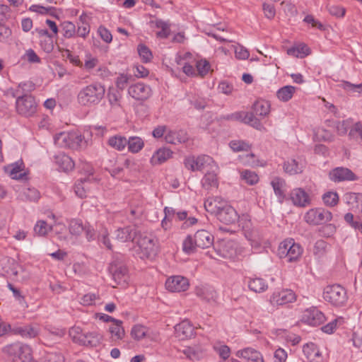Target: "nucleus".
Instances as JSON below:
<instances>
[{"mask_svg":"<svg viewBox=\"0 0 362 362\" xmlns=\"http://www.w3.org/2000/svg\"><path fill=\"white\" fill-rule=\"evenodd\" d=\"M69 334L72 341L81 345L83 344V340L85 337L86 333H83L81 328L79 327H73L69 329Z\"/></svg>","mask_w":362,"mask_h":362,"instance_id":"obj_48","label":"nucleus"},{"mask_svg":"<svg viewBox=\"0 0 362 362\" xmlns=\"http://www.w3.org/2000/svg\"><path fill=\"white\" fill-rule=\"evenodd\" d=\"M55 162L59 168L64 172L72 170L75 166V163L72 158L64 153H60L56 156Z\"/></svg>","mask_w":362,"mask_h":362,"instance_id":"obj_27","label":"nucleus"},{"mask_svg":"<svg viewBox=\"0 0 362 362\" xmlns=\"http://www.w3.org/2000/svg\"><path fill=\"white\" fill-rule=\"evenodd\" d=\"M291 199L298 206H305L310 204L308 194L301 188H296L291 193Z\"/></svg>","mask_w":362,"mask_h":362,"instance_id":"obj_22","label":"nucleus"},{"mask_svg":"<svg viewBox=\"0 0 362 362\" xmlns=\"http://www.w3.org/2000/svg\"><path fill=\"white\" fill-rule=\"evenodd\" d=\"M236 356L250 362H264L263 356L261 353L252 348H246L238 351Z\"/></svg>","mask_w":362,"mask_h":362,"instance_id":"obj_21","label":"nucleus"},{"mask_svg":"<svg viewBox=\"0 0 362 362\" xmlns=\"http://www.w3.org/2000/svg\"><path fill=\"white\" fill-rule=\"evenodd\" d=\"M275 194L279 197L280 202H282L285 197L286 182L280 177H274L271 182Z\"/></svg>","mask_w":362,"mask_h":362,"instance_id":"obj_38","label":"nucleus"},{"mask_svg":"<svg viewBox=\"0 0 362 362\" xmlns=\"http://www.w3.org/2000/svg\"><path fill=\"white\" fill-rule=\"evenodd\" d=\"M89 180L84 178L78 181L74 187V192L80 198H85L87 197V192L88 187Z\"/></svg>","mask_w":362,"mask_h":362,"instance_id":"obj_44","label":"nucleus"},{"mask_svg":"<svg viewBox=\"0 0 362 362\" xmlns=\"http://www.w3.org/2000/svg\"><path fill=\"white\" fill-rule=\"evenodd\" d=\"M172 151L168 148H160L157 150L151 158V163L153 165H160L171 157Z\"/></svg>","mask_w":362,"mask_h":362,"instance_id":"obj_30","label":"nucleus"},{"mask_svg":"<svg viewBox=\"0 0 362 362\" xmlns=\"http://www.w3.org/2000/svg\"><path fill=\"white\" fill-rule=\"evenodd\" d=\"M105 88L100 84L89 85L83 88L78 94V103L84 106L98 104L103 98Z\"/></svg>","mask_w":362,"mask_h":362,"instance_id":"obj_4","label":"nucleus"},{"mask_svg":"<svg viewBox=\"0 0 362 362\" xmlns=\"http://www.w3.org/2000/svg\"><path fill=\"white\" fill-rule=\"evenodd\" d=\"M136 237V230L132 226H126L115 230L112 236L113 244L111 243L107 233L103 234L100 240L107 249L113 250L115 246L127 242H134Z\"/></svg>","mask_w":362,"mask_h":362,"instance_id":"obj_2","label":"nucleus"},{"mask_svg":"<svg viewBox=\"0 0 362 362\" xmlns=\"http://www.w3.org/2000/svg\"><path fill=\"white\" fill-rule=\"evenodd\" d=\"M15 334H18L23 337L33 338L38 335L39 331L37 328L31 326L17 327L14 329Z\"/></svg>","mask_w":362,"mask_h":362,"instance_id":"obj_45","label":"nucleus"},{"mask_svg":"<svg viewBox=\"0 0 362 362\" xmlns=\"http://www.w3.org/2000/svg\"><path fill=\"white\" fill-rule=\"evenodd\" d=\"M189 286V281L182 276H173L165 282L166 288L171 292L185 291Z\"/></svg>","mask_w":362,"mask_h":362,"instance_id":"obj_13","label":"nucleus"},{"mask_svg":"<svg viewBox=\"0 0 362 362\" xmlns=\"http://www.w3.org/2000/svg\"><path fill=\"white\" fill-rule=\"evenodd\" d=\"M323 297L327 302L337 307L344 305L348 299L346 291L339 284L327 286Z\"/></svg>","mask_w":362,"mask_h":362,"instance_id":"obj_5","label":"nucleus"},{"mask_svg":"<svg viewBox=\"0 0 362 362\" xmlns=\"http://www.w3.org/2000/svg\"><path fill=\"white\" fill-rule=\"evenodd\" d=\"M128 93L136 100H145L151 96V88L143 83H137L129 88Z\"/></svg>","mask_w":362,"mask_h":362,"instance_id":"obj_16","label":"nucleus"},{"mask_svg":"<svg viewBox=\"0 0 362 362\" xmlns=\"http://www.w3.org/2000/svg\"><path fill=\"white\" fill-rule=\"evenodd\" d=\"M228 206L227 202L220 197H209L204 202L205 209L216 216Z\"/></svg>","mask_w":362,"mask_h":362,"instance_id":"obj_18","label":"nucleus"},{"mask_svg":"<svg viewBox=\"0 0 362 362\" xmlns=\"http://www.w3.org/2000/svg\"><path fill=\"white\" fill-rule=\"evenodd\" d=\"M129 151L132 153H138L144 147V141L140 137L132 136L127 140Z\"/></svg>","mask_w":362,"mask_h":362,"instance_id":"obj_47","label":"nucleus"},{"mask_svg":"<svg viewBox=\"0 0 362 362\" xmlns=\"http://www.w3.org/2000/svg\"><path fill=\"white\" fill-rule=\"evenodd\" d=\"M107 144L117 151H122L127 145V140L124 136L116 135L110 137Z\"/></svg>","mask_w":362,"mask_h":362,"instance_id":"obj_42","label":"nucleus"},{"mask_svg":"<svg viewBox=\"0 0 362 362\" xmlns=\"http://www.w3.org/2000/svg\"><path fill=\"white\" fill-rule=\"evenodd\" d=\"M84 137L78 132H61L54 137V142L61 147L77 149L83 143Z\"/></svg>","mask_w":362,"mask_h":362,"instance_id":"obj_7","label":"nucleus"},{"mask_svg":"<svg viewBox=\"0 0 362 362\" xmlns=\"http://www.w3.org/2000/svg\"><path fill=\"white\" fill-rule=\"evenodd\" d=\"M322 199L327 206H334L338 203L339 196L337 192H328L323 195Z\"/></svg>","mask_w":362,"mask_h":362,"instance_id":"obj_59","label":"nucleus"},{"mask_svg":"<svg viewBox=\"0 0 362 362\" xmlns=\"http://www.w3.org/2000/svg\"><path fill=\"white\" fill-rule=\"evenodd\" d=\"M54 225L48 224L45 221H37L34 226V232L39 236H45L53 230Z\"/></svg>","mask_w":362,"mask_h":362,"instance_id":"obj_41","label":"nucleus"},{"mask_svg":"<svg viewBox=\"0 0 362 362\" xmlns=\"http://www.w3.org/2000/svg\"><path fill=\"white\" fill-rule=\"evenodd\" d=\"M103 339L101 334L96 332H87L83 340L81 346L94 347L100 344Z\"/></svg>","mask_w":362,"mask_h":362,"instance_id":"obj_35","label":"nucleus"},{"mask_svg":"<svg viewBox=\"0 0 362 362\" xmlns=\"http://www.w3.org/2000/svg\"><path fill=\"white\" fill-rule=\"evenodd\" d=\"M122 324L121 320H115V323L109 327V332L111 334L110 338L112 341H117L124 338L125 332Z\"/></svg>","mask_w":362,"mask_h":362,"instance_id":"obj_32","label":"nucleus"},{"mask_svg":"<svg viewBox=\"0 0 362 362\" xmlns=\"http://www.w3.org/2000/svg\"><path fill=\"white\" fill-rule=\"evenodd\" d=\"M195 245L202 249L208 248L213 245L214 237L206 230H199L194 234Z\"/></svg>","mask_w":362,"mask_h":362,"instance_id":"obj_19","label":"nucleus"},{"mask_svg":"<svg viewBox=\"0 0 362 362\" xmlns=\"http://www.w3.org/2000/svg\"><path fill=\"white\" fill-rule=\"evenodd\" d=\"M346 203L354 209H362V194L349 192L344 195Z\"/></svg>","mask_w":362,"mask_h":362,"instance_id":"obj_31","label":"nucleus"},{"mask_svg":"<svg viewBox=\"0 0 362 362\" xmlns=\"http://www.w3.org/2000/svg\"><path fill=\"white\" fill-rule=\"evenodd\" d=\"M243 224L245 237L250 243L252 247L258 248L261 245L262 240L261 234L256 228L252 227L250 220H245Z\"/></svg>","mask_w":362,"mask_h":362,"instance_id":"obj_11","label":"nucleus"},{"mask_svg":"<svg viewBox=\"0 0 362 362\" xmlns=\"http://www.w3.org/2000/svg\"><path fill=\"white\" fill-rule=\"evenodd\" d=\"M303 253L300 245L296 243L293 239L281 242L278 248V255L280 258L286 259L287 262L297 261Z\"/></svg>","mask_w":362,"mask_h":362,"instance_id":"obj_6","label":"nucleus"},{"mask_svg":"<svg viewBox=\"0 0 362 362\" xmlns=\"http://www.w3.org/2000/svg\"><path fill=\"white\" fill-rule=\"evenodd\" d=\"M194 237L192 238L191 235H188L183 241L182 250L187 254H192L195 252L196 247Z\"/></svg>","mask_w":362,"mask_h":362,"instance_id":"obj_55","label":"nucleus"},{"mask_svg":"<svg viewBox=\"0 0 362 362\" xmlns=\"http://www.w3.org/2000/svg\"><path fill=\"white\" fill-rule=\"evenodd\" d=\"M352 127V121L351 119H346L338 122L336 124L337 132L339 135H345L349 129Z\"/></svg>","mask_w":362,"mask_h":362,"instance_id":"obj_58","label":"nucleus"},{"mask_svg":"<svg viewBox=\"0 0 362 362\" xmlns=\"http://www.w3.org/2000/svg\"><path fill=\"white\" fill-rule=\"evenodd\" d=\"M133 250L141 259H152L158 251L157 239L151 235L141 234L136 240Z\"/></svg>","mask_w":362,"mask_h":362,"instance_id":"obj_1","label":"nucleus"},{"mask_svg":"<svg viewBox=\"0 0 362 362\" xmlns=\"http://www.w3.org/2000/svg\"><path fill=\"white\" fill-rule=\"evenodd\" d=\"M205 349L199 345L186 347L182 353L192 361H198L203 358Z\"/></svg>","mask_w":362,"mask_h":362,"instance_id":"obj_28","label":"nucleus"},{"mask_svg":"<svg viewBox=\"0 0 362 362\" xmlns=\"http://www.w3.org/2000/svg\"><path fill=\"white\" fill-rule=\"evenodd\" d=\"M110 270L112 274L114 279L118 281V283L126 281L128 272L126 266L123 264H112Z\"/></svg>","mask_w":362,"mask_h":362,"instance_id":"obj_29","label":"nucleus"},{"mask_svg":"<svg viewBox=\"0 0 362 362\" xmlns=\"http://www.w3.org/2000/svg\"><path fill=\"white\" fill-rule=\"evenodd\" d=\"M327 247L328 245L325 241L317 240L314 246V254L318 257L323 256L327 251Z\"/></svg>","mask_w":362,"mask_h":362,"instance_id":"obj_60","label":"nucleus"},{"mask_svg":"<svg viewBox=\"0 0 362 362\" xmlns=\"http://www.w3.org/2000/svg\"><path fill=\"white\" fill-rule=\"evenodd\" d=\"M4 171L12 179H20L25 175L24 165L22 161H18L4 167Z\"/></svg>","mask_w":362,"mask_h":362,"instance_id":"obj_23","label":"nucleus"},{"mask_svg":"<svg viewBox=\"0 0 362 362\" xmlns=\"http://www.w3.org/2000/svg\"><path fill=\"white\" fill-rule=\"evenodd\" d=\"M220 255L223 258L232 259L236 256V250L235 243L232 241H228L221 245L219 248Z\"/></svg>","mask_w":362,"mask_h":362,"instance_id":"obj_36","label":"nucleus"},{"mask_svg":"<svg viewBox=\"0 0 362 362\" xmlns=\"http://www.w3.org/2000/svg\"><path fill=\"white\" fill-rule=\"evenodd\" d=\"M262 10L264 14V16L269 19H273L276 16V9L273 4L269 3H263L262 4Z\"/></svg>","mask_w":362,"mask_h":362,"instance_id":"obj_63","label":"nucleus"},{"mask_svg":"<svg viewBox=\"0 0 362 362\" xmlns=\"http://www.w3.org/2000/svg\"><path fill=\"white\" fill-rule=\"evenodd\" d=\"M296 300V295L290 289H283L275 291L270 298L273 305H283Z\"/></svg>","mask_w":362,"mask_h":362,"instance_id":"obj_15","label":"nucleus"},{"mask_svg":"<svg viewBox=\"0 0 362 362\" xmlns=\"http://www.w3.org/2000/svg\"><path fill=\"white\" fill-rule=\"evenodd\" d=\"M216 170H217L207 171L202 180V187L208 191L214 188H218V181Z\"/></svg>","mask_w":362,"mask_h":362,"instance_id":"obj_25","label":"nucleus"},{"mask_svg":"<svg viewBox=\"0 0 362 362\" xmlns=\"http://www.w3.org/2000/svg\"><path fill=\"white\" fill-rule=\"evenodd\" d=\"M12 362H35L32 349L23 342L16 341L6 345L3 349Z\"/></svg>","mask_w":362,"mask_h":362,"instance_id":"obj_3","label":"nucleus"},{"mask_svg":"<svg viewBox=\"0 0 362 362\" xmlns=\"http://www.w3.org/2000/svg\"><path fill=\"white\" fill-rule=\"evenodd\" d=\"M349 136L358 142H362V124L356 122L350 129Z\"/></svg>","mask_w":362,"mask_h":362,"instance_id":"obj_50","label":"nucleus"},{"mask_svg":"<svg viewBox=\"0 0 362 362\" xmlns=\"http://www.w3.org/2000/svg\"><path fill=\"white\" fill-rule=\"evenodd\" d=\"M137 50L139 57H141V60L144 62H148L151 60L153 57L152 53L149 48L147 47L146 45L143 44L139 45Z\"/></svg>","mask_w":362,"mask_h":362,"instance_id":"obj_56","label":"nucleus"},{"mask_svg":"<svg viewBox=\"0 0 362 362\" xmlns=\"http://www.w3.org/2000/svg\"><path fill=\"white\" fill-rule=\"evenodd\" d=\"M175 334L180 340L191 339L196 334L195 327L189 321L183 320L175 326Z\"/></svg>","mask_w":362,"mask_h":362,"instance_id":"obj_14","label":"nucleus"},{"mask_svg":"<svg viewBox=\"0 0 362 362\" xmlns=\"http://www.w3.org/2000/svg\"><path fill=\"white\" fill-rule=\"evenodd\" d=\"M64 356L57 352L47 353L45 356L44 362H64Z\"/></svg>","mask_w":362,"mask_h":362,"instance_id":"obj_64","label":"nucleus"},{"mask_svg":"<svg viewBox=\"0 0 362 362\" xmlns=\"http://www.w3.org/2000/svg\"><path fill=\"white\" fill-rule=\"evenodd\" d=\"M63 36L66 38L74 37L76 33L75 25L70 21H65L61 25Z\"/></svg>","mask_w":362,"mask_h":362,"instance_id":"obj_51","label":"nucleus"},{"mask_svg":"<svg viewBox=\"0 0 362 362\" xmlns=\"http://www.w3.org/2000/svg\"><path fill=\"white\" fill-rule=\"evenodd\" d=\"M329 178L334 182L354 181L357 176L349 168L339 167L329 173Z\"/></svg>","mask_w":362,"mask_h":362,"instance_id":"obj_17","label":"nucleus"},{"mask_svg":"<svg viewBox=\"0 0 362 362\" xmlns=\"http://www.w3.org/2000/svg\"><path fill=\"white\" fill-rule=\"evenodd\" d=\"M287 54L292 57L303 58L310 54V49L306 45L300 44L288 49Z\"/></svg>","mask_w":362,"mask_h":362,"instance_id":"obj_40","label":"nucleus"},{"mask_svg":"<svg viewBox=\"0 0 362 362\" xmlns=\"http://www.w3.org/2000/svg\"><path fill=\"white\" fill-rule=\"evenodd\" d=\"M296 90L295 86H285L277 90L276 97L281 102H288L292 98Z\"/></svg>","mask_w":362,"mask_h":362,"instance_id":"obj_34","label":"nucleus"},{"mask_svg":"<svg viewBox=\"0 0 362 362\" xmlns=\"http://www.w3.org/2000/svg\"><path fill=\"white\" fill-rule=\"evenodd\" d=\"M241 177L243 180H245L247 184L250 185H253L257 183L259 180V177L255 172L247 170L242 172Z\"/></svg>","mask_w":362,"mask_h":362,"instance_id":"obj_57","label":"nucleus"},{"mask_svg":"<svg viewBox=\"0 0 362 362\" xmlns=\"http://www.w3.org/2000/svg\"><path fill=\"white\" fill-rule=\"evenodd\" d=\"M333 134L322 127H316L314 129L313 139L318 141H330L333 139Z\"/></svg>","mask_w":362,"mask_h":362,"instance_id":"obj_39","label":"nucleus"},{"mask_svg":"<svg viewBox=\"0 0 362 362\" xmlns=\"http://www.w3.org/2000/svg\"><path fill=\"white\" fill-rule=\"evenodd\" d=\"M303 165L295 159H289L284 164V170L286 173L296 175L303 172Z\"/></svg>","mask_w":362,"mask_h":362,"instance_id":"obj_37","label":"nucleus"},{"mask_svg":"<svg viewBox=\"0 0 362 362\" xmlns=\"http://www.w3.org/2000/svg\"><path fill=\"white\" fill-rule=\"evenodd\" d=\"M332 213L323 209H311L304 216L305 221L309 225L316 226L331 221Z\"/></svg>","mask_w":362,"mask_h":362,"instance_id":"obj_10","label":"nucleus"},{"mask_svg":"<svg viewBox=\"0 0 362 362\" xmlns=\"http://www.w3.org/2000/svg\"><path fill=\"white\" fill-rule=\"evenodd\" d=\"M23 194L27 200L30 202H36L40 197L38 190L31 187L25 189L23 192Z\"/></svg>","mask_w":362,"mask_h":362,"instance_id":"obj_61","label":"nucleus"},{"mask_svg":"<svg viewBox=\"0 0 362 362\" xmlns=\"http://www.w3.org/2000/svg\"><path fill=\"white\" fill-rule=\"evenodd\" d=\"M185 165L187 168L195 170H218V166L213 158L209 156H200L198 157H189L185 159Z\"/></svg>","mask_w":362,"mask_h":362,"instance_id":"obj_8","label":"nucleus"},{"mask_svg":"<svg viewBox=\"0 0 362 362\" xmlns=\"http://www.w3.org/2000/svg\"><path fill=\"white\" fill-rule=\"evenodd\" d=\"M250 289L256 293H261L266 291L268 288L267 284L261 278H254L248 283Z\"/></svg>","mask_w":362,"mask_h":362,"instance_id":"obj_43","label":"nucleus"},{"mask_svg":"<svg viewBox=\"0 0 362 362\" xmlns=\"http://www.w3.org/2000/svg\"><path fill=\"white\" fill-rule=\"evenodd\" d=\"M216 217L221 222L227 225L233 224L238 220L236 211L228 204L218 213Z\"/></svg>","mask_w":362,"mask_h":362,"instance_id":"obj_20","label":"nucleus"},{"mask_svg":"<svg viewBox=\"0 0 362 362\" xmlns=\"http://www.w3.org/2000/svg\"><path fill=\"white\" fill-rule=\"evenodd\" d=\"M187 139L186 134L184 132L168 131L165 134V140L167 143L177 144L185 142Z\"/></svg>","mask_w":362,"mask_h":362,"instance_id":"obj_33","label":"nucleus"},{"mask_svg":"<svg viewBox=\"0 0 362 362\" xmlns=\"http://www.w3.org/2000/svg\"><path fill=\"white\" fill-rule=\"evenodd\" d=\"M69 229L71 235L78 236L83 231L84 226L80 220L72 219L69 222Z\"/></svg>","mask_w":362,"mask_h":362,"instance_id":"obj_52","label":"nucleus"},{"mask_svg":"<svg viewBox=\"0 0 362 362\" xmlns=\"http://www.w3.org/2000/svg\"><path fill=\"white\" fill-rule=\"evenodd\" d=\"M147 331L148 329L146 327L136 325L132 329L131 335L134 339L139 341L146 336Z\"/></svg>","mask_w":362,"mask_h":362,"instance_id":"obj_53","label":"nucleus"},{"mask_svg":"<svg viewBox=\"0 0 362 362\" xmlns=\"http://www.w3.org/2000/svg\"><path fill=\"white\" fill-rule=\"evenodd\" d=\"M327 8L332 16H335L337 18L344 17L346 13V9L344 7L337 5L328 4L327 6Z\"/></svg>","mask_w":362,"mask_h":362,"instance_id":"obj_62","label":"nucleus"},{"mask_svg":"<svg viewBox=\"0 0 362 362\" xmlns=\"http://www.w3.org/2000/svg\"><path fill=\"white\" fill-rule=\"evenodd\" d=\"M324 314L316 308L306 309L301 317V321L310 326H318L324 322Z\"/></svg>","mask_w":362,"mask_h":362,"instance_id":"obj_12","label":"nucleus"},{"mask_svg":"<svg viewBox=\"0 0 362 362\" xmlns=\"http://www.w3.org/2000/svg\"><path fill=\"white\" fill-rule=\"evenodd\" d=\"M303 351L308 359L313 360L315 357L320 356V351L316 345L312 342L308 343L303 346Z\"/></svg>","mask_w":362,"mask_h":362,"instance_id":"obj_46","label":"nucleus"},{"mask_svg":"<svg viewBox=\"0 0 362 362\" xmlns=\"http://www.w3.org/2000/svg\"><path fill=\"white\" fill-rule=\"evenodd\" d=\"M271 105L269 101L265 100H256L252 107L253 112L260 117H267L270 113Z\"/></svg>","mask_w":362,"mask_h":362,"instance_id":"obj_26","label":"nucleus"},{"mask_svg":"<svg viewBox=\"0 0 362 362\" xmlns=\"http://www.w3.org/2000/svg\"><path fill=\"white\" fill-rule=\"evenodd\" d=\"M196 295L203 300L209 304H215L217 300L216 292L211 288L197 287L196 288Z\"/></svg>","mask_w":362,"mask_h":362,"instance_id":"obj_24","label":"nucleus"},{"mask_svg":"<svg viewBox=\"0 0 362 362\" xmlns=\"http://www.w3.org/2000/svg\"><path fill=\"white\" fill-rule=\"evenodd\" d=\"M17 112L24 117L33 116L37 110V103L30 95L18 97L16 102Z\"/></svg>","mask_w":362,"mask_h":362,"instance_id":"obj_9","label":"nucleus"},{"mask_svg":"<svg viewBox=\"0 0 362 362\" xmlns=\"http://www.w3.org/2000/svg\"><path fill=\"white\" fill-rule=\"evenodd\" d=\"M155 23L156 28L161 29L160 31L157 33V36L162 38L168 37L170 31L169 23L162 20H156Z\"/></svg>","mask_w":362,"mask_h":362,"instance_id":"obj_54","label":"nucleus"},{"mask_svg":"<svg viewBox=\"0 0 362 362\" xmlns=\"http://www.w3.org/2000/svg\"><path fill=\"white\" fill-rule=\"evenodd\" d=\"M197 76H205L211 71V65L206 59H200L196 62Z\"/></svg>","mask_w":362,"mask_h":362,"instance_id":"obj_49","label":"nucleus"}]
</instances>
